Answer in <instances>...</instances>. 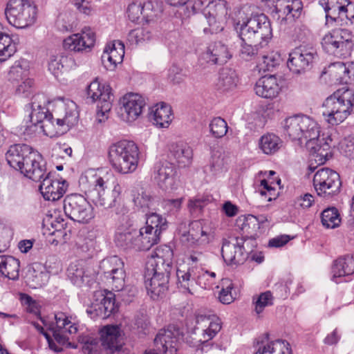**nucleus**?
<instances>
[{
    "label": "nucleus",
    "mask_w": 354,
    "mask_h": 354,
    "mask_svg": "<svg viewBox=\"0 0 354 354\" xmlns=\"http://www.w3.org/2000/svg\"><path fill=\"white\" fill-rule=\"evenodd\" d=\"M283 131L292 142L305 145L310 154L311 171L315 169L313 161L323 165L331 157L332 138L330 136L319 138L321 127L312 118L304 115L288 118L284 120Z\"/></svg>",
    "instance_id": "nucleus-1"
},
{
    "label": "nucleus",
    "mask_w": 354,
    "mask_h": 354,
    "mask_svg": "<svg viewBox=\"0 0 354 354\" xmlns=\"http://www.w3.org/2000/svg\"><path fill=\"white\" fill-rule=\"evenodd\" d=\"M79 186L95 205L104 208L114 206L122 192L114 175L99 169H88L82 172Z\"/></svg>",
    "instance_id": "nucleus-2"
},
{
    "label": "nucleus",
    "mask_w": 354,
    "mask_h": 354,
    "mask_svg": "<svg viewBox=\"0 0 354 354\" xmlns=\"http://www.w3.org/2000/svg\"><path fill=\"white\" fill-rule=\"evenodd\" d=\"M174 252L168 245H160L152 252L146 263L145 286L153 299L162 297L168 290Z\"/></svg>",
    "instance_id": "nucleus-3"
},
{
    "label": "nucleus",
    "mask_w": 354,
    "mask_h": 354,
    "mask_svg": "<svg viewBox=\"0 0 354 354\" xmlns=\"http://www.w3.org/2000/svg\"><path fill=\"white\" fill-rule=\"evenodd\" d=\"M51 113L39 126V129L50 138L59 136L77 123L79 113L76 104L63 97L49 102Z\"/></svg>",
    "instance_id": "nucleus-4"
},
{
    "label": "nucleus",
    "mask_w": 354,
    "mask_h": 354,
    "mask_svg": "<svg viewBox=\"0 0 354 354\" xmlns=\"http://www.w3.org/2000/svg\"><path fill=\"white\" fill-rule=\"evenodd\" d=\"M6 159L11 167L34 181H40L45 174L41 155L27 145L10 146L6 153Z\"/></svg>",
    "instance_id": "nucleus-5"
},
{
    "label": "nucleus",
    "mask_w": 354,
    "mask_h": 354,
    "mask_svg": "<svg viewBox=\"0 0 354 354\" xmlns=\"http://www.w3.org/2000/svg\"><path fill=\"white\" fill-rule=\"evenodd\" d=\"M139 148L127 140L112 144L109 148V161L114 171L121 174L134 172L139 162Z\"/></svg>",
    "instance_id": "nucleus-6"
},
{
    "label": "nucleus",
    "mask_w": 354,
    "mask_h": 354,
    "mask_svg": "<svg viewBox=\"0 0 354 354\" xmlns=\"http://www.w3.org/2000/svg\"><path fill=\"white\" fill-rule=\"evenodd\" d=\"M337 90L328 96L322 104V115L330 125L343 122L351 113L354 106V90Z\"/></svg>",
    "instance_id": "nucleus-7"
},
{
    "label": "nucleus",
    "mask_w": 354,
    "mask_h": 354,
    "mask_svg": "<svg viewBox=\"0 0 354 354\" xmlns=\"http://www.w3.org/2000/svg\"><path fill=\"white\" fill-rule=\"evenodd\" d=\"M236 26L241 40L252 42L259 41L261 44L268 45L272 37L270 21L264 14L239 21Z\"/></svg>",
    "instance_id": "nucleus-8"
},
{
    "label": "nucleus",
    "mask_w": 354,
    "mask_h": 354,
    "mask_svg": "<svg viewBox=\"0 0 354 354\" xmlns=\"http://www.w3.org/2000/svg\"><path fill=\"white\" fill-rule=\"evenodd\" d=\"M5 15L10 25L17 28H26L35 24L37 8L27 0H10Z\"/></svg>",
    "instance_id": "nucleus-9"
},
{
    "label": "nucleus",
    "mask_w": 354,
    "mask_h": 354,
    "mask_svg": "<svg viewBox=\"0 0 354 354\" xmlns=\"http://www.w3.org/2000/svg\"><path fill=\"white\" fill-rule=\"evenodd\" d=\"M124 266L123 261L118 256L104 259L99 266V272L104 276L114 291L122 292V296L127 291V287H125L126 272Z\"/></svg>",
    "instance_id": "nucleus-10"
},
{
    "label": "nucleus",
    "mask_w": 354,
    "mask_h": 354,
    "mask_svg": "<svg viewBox=\"0 0 354 354\" xmlns=\"http://www.w3.org/2000/svg\"><path fill=\"white\" fill-rule=\"evenodd\" d=\"M353 35L348 29L337 28L325 35L322 45L324 50L336 56L350 54L353 46Z\"/></svg>",
    "instance_id": "nucleus-11"
},
{
    "label": "nucleus",
    "mask_w": 354,
    "mask_h": 354,
    "mask_svg": "<svg viewBox=\"0 0 354 354\" xmlns=\"http://www.w3.org/2000/svg\"><path fill=\"white\" fill-rule=\"evenodd\" d=\"M64 210L69 218L80 223H88L95 216L92 205L84 196L78 194L65 197Z\"/></svg>",
    "instance_id": "nucleus-12"
},
{
    "label": "nucleus",
    "mask_w": 354,
    "mask_h": 354,
    "mask_svg": "<svg viewBox=\"0 0 354 354\" xmlns=\"http://www.w3.org/2000/svg\"><path fill=\"white\" fill-rule=\"evenodd\" d=\"M313 186L320 197L330 199L341 190L342 181L337 172L329 168H322L314 175Z\"/></svg>",
    "instance_id": "nucleus-13"
},
{
    "label": "nucleus",
    "mask_w": 354,
    "mask_h": 354,
    "mask_svg": "<svg viewBox=\"0 0 354 354\" xmlns=\"http://www.w3.org/2000/svg\"><path fill=\"white\" fill-rule=\"evenodd\" d=\"M147 103V98L136 92H128L120 99V118L127 122L132 123L142 114Z\"/></svg>",
    "instance_id": "nucleus-14"
},
{
    "label": "nucleus",
    "mask_w": 354,
    "mask_h": 354,
    "mask_svg": "<svg viewBox=\"0 0 354 354\" xmlns=\"http://www.w3.org/2000/svg\"><path fill=\"white\" fill-rule=\"evenodd\" d=\"M87 99L90 102L97 103L95 122H104L109 117L112 107L114 95L111 90H86Z\"/></svg>",
    "instance_id": "nucleus-15"
},
{
    "label": "nucleus",
    "mask_w": 354,
    "mask_h": 354,
    "mask_svg": "<svg viewBox=\"0 0 354 354\" xmlns=\"http://www.w3.org/2000/svg\"><path fill=\"white\" fill-rule=\"evenodd\" d=\"M202 12L209 26V32L216 33L223 30L221 23L227 14L225 0H212L209 1Z\"/></svg>",
    "instance_id": "nucleus-16"
},
{
    "label": "nucleus",
    "mask_w": 354,
    "mask_h": 354,
    "mask_svg": "<svg viewBox=\"0 0 354 354\" xmlns=\"http://www.w3.org/2000/svg\"><path fill=\"white\" fill-rule=\"evenodd\" d=\"M317 52L313 48L300 46L289 55L287 66L295 74H300L310 68Z\"/></svg>",
    "instance_id": "nucleus-17"
},
{
    "label": "nucleus",
    "mask_w": 354,
    "mask_h": 354,
    "mask_svg": "<svg viewBox=\"0 0 354 354\" xmlns=\"http://www.w3.org/2000/svg\"><path fill=\"white\" fill-rule=\"evenodd\" d=\"M156 350L150 349L145 354H177V328L175 326H169L167 329L160 330L154 339Z\"/></svg>",
    "instance_id": "nucleus-18"
},
{
    "label": "nucleus",
    "mask_w": 354,
    "mask_h": 354,
    "mask_svg": "<svg viewBox=\"0 0 354 354\" xmlns=\"http://www.w3.org/2000/svg\"><path fill=\"white\" fill-rule=\"evenodd\" d=\"M320 5L326 12V19L336 21V17L345 16L354 24V3L348 0H322Z\"/></svg>",
    "instance_id": "nucleus-19"
},
{
    "label": "nucleus",
    "mask_w": 354,
    "mask_h": 354,
    "mask_svg": "<svg viewBox=\"0 0 354 354\" xmlns=\"http://www.w3.org/2000/svg\"><path fill=\"white\" fill-rule=\"evenodd\" d=\"M95 42V32L89 27H85L81 32L66 37L63 41V46L70 51H89L94 46Z\"/></svg>",
    "instance_id": "nucleus-20"
},
{
    "label": "nucleus",
    "mask_w": 354,
    "mask_h": 354,
    "mask_svg": "<svg viewBox=\"0 0 354 354\" xmlns=\"http://www.w3.org/2000/svg\"><path fill=\"white\" fill-rule=\"evenodd\" d=\"M178 232L180 234V240L186 247H192L208 241V234L204 230L201 221H194L189 223L186 230L185 223H180Z\"/></svg>",
    "instance_id": "nucleus-21"
},
{
    "label": "nucleus",
    "mask_w": 354,
    "mask_h": 354,
    "mask_svg": "<svg viewBox=\"0 0 354 354\" xmlns=\"http://www.w3.org/2000/svg\"><path fill=\"white\" fill-rule=\"evenodd\" d=\"M138 230L133 227L127 216L120 218L114 236V242L118 247L136 250V239Z\"/></svg>",
    "instance_id": "nucleus-22"
},
{
    "label": "nucleus",
    "mask_w": 354,
    "mask_h": 354,
    "mask_svg": "<svg viewBox=\"0 0 354 354\" xmlns=\"http://www.w3.org/2000/svg\"><path fill=\"white\" fill-rule=\"evenodd\" d=\"M43 98L42 95L38 94L33 97L31 103V113L29 115V123L27 122L24 126V133L27 136H32L39 130V126L50 115L51 112L45 107V101L41 104L39 100Z\"/></svg>",
    "instance_id": "nucleus-23"
},
{
    "label": "nucleus",
    "mask_w": 354,
    "mask_h": 354,
    "mask_svg": "<svg viewBox=\"0 0 354 354\" xmlns=\"http://www.w3.org/2000/svg\"><path fill=\"white\" fill-rule=\"evenodd\" d=\"M328 74L331 81L339 84H354V62L344 63L342 62H334L328 65L322 73L324 75Z\"/></svg>",
    "instance_id": "nucleus-24"
},
{
    "label": "nucleus",
    "mask_w": 354,
    "mask_h": 354,
    "mask_svg": "<svg viewBox=\"0 0 354 354\" xmlns=\"http://www.w3.org/2000/svg\"><path fill=\"white\" fill-rule=\"evenodd\" d=\"M175 174V165L170 162H158L154 168L155 180L160 188L169 194H174L177 189Z\"/></svg>",
    "instance_id": "nucleus-25"
},
{
    "label": "nucleus",
    "mask_w": 354,
    "mask_h": 354,
    "mask_svg": "<svg viewBox=\"0 0 354 354\" xmlns=\"http://www.w3.org/2000/svg\"><path fill=\"white\" fill-rule=\"evenodd\" d=\"M68 277L71 282L82 286L86 283L91 286L95 279V271L83 261H77L70 264L67 270Z\"/></svg>",
    "instance_id": "nucleus-26"
},
{
    "label": "nucleus",
    "mask_w": 354,
    "mask_h": 354,
    "mask_svg": "<svg viewBox=\"0 0 354 354\" xmlns=\"http://www.w3.org/2000/svg\"><path fill=\"white\" fill-rule=\"evenodd\" d=\"M40 180L41 183L39 185V191L43 197L46 201H55L61 198L68 187V183L63 179H53L50 176V173L46 175Z\"/></svg>",
    "instance_id": "nucleus-27"
},
{
    "label": "nucleus",
    "mask_w": 354,
    "mask_h": 354,
    "mask_svg": "<svg viewBox=\"0 0 354 354\" xmlns=\"http://www.w3.org/2000/svg\"><path fill=\"white\" fill-rule=\"evenodd\" d=\"M158 10H155L153 3L149 0H133L127 9V15L133 22H138L140 19L146 21L153 20L157 15Z\"/></svg>",
    "instance_id": "nucleus-28"
},
{
    "label": "nucleus",
    "mask_w": 354,
    "mask_h": 354,
    "mask_svg": "<svg viewBox=\"0 0 354 354\" xmlns=\"http://www.w3.org/2000/svg\"><path fill=\"white\" fill-rule=\"evenodd\" d=\"M221 321L216 315H198L196 317L195 330L202 332L203 339L201 342L212 339L221 330Z\"/></svg>",
    "instance_id": "nucleus-29"
},
{
    "label": "nucleus",
    "mask_w": 354,
    "mask_h": 354,
    "mask_svg": "<svg viewBox=\"0 0 354 354\" xmlns=\"http://www.w3.org/2000/svg\"><path fill=\"white\" fill-rule=\"evenodd\" d=\"M243 239H236L235 243H223L221 253L224 261L230 264H241L247 259V253L243 248Z\"/></svg>",
    "instance_id": "nucleus-30"
},
{
    "label": "nucleus",
    "mask_w": 354,
    "mask_h": 354,
    "mask_svg": "<svg viewBox=\"0 0 354 354\" xmlns=\"http://www.w3.org/2000/svg\"><path fill=\"white\" fill-rule=\"evenodd\" d=\"M149 118L159 128H167L173 119L171 106L165 102L156 104L149 109Z\"/></svg>",
    "instance_id": "nucleus-31"
},
{
    "label": "nucleus",
    "mask_w": 354,
    "mask_h": 354,
    "mask_svg": "<svg viewBox=\"0 0 354 354\" xmlns=\"http://www.w3.org/2000/svg\"><path fill=\"white\" fill-rule=\"evenodd\" d=\"M101 345L111 351H118L123 342L121 330L119 326L107 325L100 331Z\"/></svg>",
    "instance_id": "nucleus-32"
},
{
    "label": "nucleus",
    "mask_w": 354,
    "mask_h": 354,
    "mask_svg": "<svg viewBox=\"0 0 354 354\" xmlns=\"http://www.w3.org/2000/svg\"><path fill=\"white\" fill-rule=\"evenodd\" d=\"M124 55V44L120 41H114L105 47L102 61L106 68L112 69L122 62Z\"/></svg>",
    "instance_id": "nucleus-33"
},
{
    "label": "nucleus",
    "mask_w": 354,
    "mask_h": 354,
    "mask_svg": "<svg viewBox=\"0 0 354 354\" xmlns=\"http://www.w3.org/2000/svg\"><path fill=\"white\" fill-rule=\"evenodd\" d=\"M203 59L213 64H223L231 58L227 47L220 41L211 44L203 55Z\"/></svg>",
    "instance_id": "nucleus-34"
},
{
    "label": "nucleus",
    "mask_w": 354,
    "mask_h": 354,
    "mask_svg": "<svg viewBox=\"0 0 354 354\" xmlns=\"http://www.w3.org/2000/svg\"><path fill=\"white\" fill-rule=\"evenodd\" d=\"M354 273V258L346 255L335 260L332 268V279L335 283H340L338 280L343 277L349 276Z\"/></svg>",
    "instance_id": "nucleus-35"
},
{
    "label": "nucleus",
    "mask_w": 354,
    "mask_h": 354,
    "mask_svg": "<svg viewBox=\"0 0 354 354\" xmlns=\"http://www.w3.org/2000/svg\"><path fill=\"white\" fill-rule=\"evenodd\" d=\"M160 234L152 228L142 227L138 230L136 239V250H148L160 241Z\"/></svg>",
    "instance_id": "nucleus-36"
},
{
    "label": "nucleus",
    "mask_w": 354,
    "mask_h": 354,
    "mask_svg": "<svg viewBox=\"0 0 354 354\" xmlns=\"http://www.w3.org/2000/svg\"><path fill=\"white\" fill-rule=\"evenodd\" d=\"M282 145V140L273 133L263 134L259 140V149L266 155L274 154L280 149Z\"/></svg>",
    "instance_id": "nucleus-37"
},
{
    "label": "nucleus",
    "mask_w": 354,
    "mask_h": 354,
    "mask_svg": "<svg viewBox=\"0 0 354 354\" xmlns=\"http://www.w3.org/2000/svg\"><path fill=\"white\" fill-rule=\"evenodd\" d=\"M203 0H178V15L183 23L202 9Z\"/></svg>",
    "instance_id": "nucleus-38"
},
{
    "label": "nucleus",
    "mask_w": 354,
    "mask_h": 354,
    "mask_svg": "<svg viewBox=\"0 0 354 354\" xmlns=\"http://www.w3.org/2000/svg\"><path fill=\"white\" fill-rule=\"evenodd\" d=\"M268 45H263L260 41H249L241 40V48L239 51V57L245 61L254 59L260 51L266 48Z\"/></svg>",
    "instance_id": "nucleus-39"
},
{
    "label": "nucleus",
    "mask_w": 354,
    "mask_h": 354,
    "mask_svg": "<svg viewBox=\"0 0 354 354\" xmlns=\"http://www.w3.org/2000/svg\"><path fill=\"white\" fill-rule=\"evenodd\" d=\"M229 156L222 150H213L209 160L210 171L213 174L222 172L229 164Z\"/></svg>",
    "instance_id": "nucleus-40"
},
{
    "label": "nucleus",
    "mask_w": 354,
    "mask_h": 354,
    "mask_svg": "<svg viewBox=\"0 0 354 354\" xmlns=\"http://www.w3.org/2000/svg\"><path fill=\"white\" fill-rule=\"evenodd\" d=\"M288 343L276 340L260 346L254 354H290Z\"/></svg>",
    "instance_id": "nucleus-41"
},
{
    "label": "nucleus",
    "mask_w": 354,
    "mask_h": 354,
    "mask_svg": "<svg viewBox=\"0 0 354 354\" xmlns=\"http://www.w3.org/2000/svg\"><path fill=\"white\" fill-rule=\"evenodd\" d=\"M16 51V44L12 38L2 31L0 24V62H4L10 57Z\"/></svg>",
    "instance_id": "nucleus-42"
},
{
    "label": "nucleus",
    "mask_w": 354,
    "mask_h": 354,
    "mask_svg": "<svg viewBox=\"0 0 354 354\" xmlns=\"http://www.w3.org/2000/svg\"><path fill=\"white\" fill-rule=\"evenodd\" d=\"M115 297L113 293L109 292L97 304L98 308L95 310L99 311V315L103 318H107L118 311V306L115 302Z\"/></svg>",
    "instance_id": "nucleus-43"
},
{
    "label": "nucleus",
    "mask_w": 354,
    "mask_h": 354,
    "mask_svg": "<svg viewBox=\"0 0 354 354\" xmlns=\"http://www.w3.org/2000/svg\"><path fill=\"white\" fill-rule=\"evenodd\" d=\"M255 86L257 88H274L275 86L282 88L286 86V80L281 76L266 75L257 81Z\"/></svg>",
    "instance_id": "nucleus-44"
},
{
    "label": "nucleus",
    "mask_w": 354,
    "mask_h": 354,
    "mask_svg": "<svg viewBox=\"0 0 354 354\" xmlns=\"http://www.w3.org/2000/svg\"><path fill=\"white\" fill-rule=\"evenodd\" d=\"M321 221L326 228H335L341 222L338 210L335 207L325 209L321 214Z\"/></svg>",
    "instance_id": "nucleus-45"
},
{
    "label": "nucleus",
    "mask_w": 354,
    "mask_h": 354,
    "mask_svg": "<svg viewBox=\"0 0 354 354\" xmlns=\"http://www.w3.org/2000/svg\"><path fill=\"white\" fill-rule=\"evenodd\" d=\"M195 279L192 277L190 270L180 271L178 270V291L183 294H193Z\"/></svg>",
    "instance_id": "nucleus-46"
},
{
    "label": "nucleus",
    "mask_w": 354,
    "mask_h": 354,
    "mask_svg": "<svg viewBox=\"0 0 354 354\" xmlns=\"http://www.w3.org/2000/svg\"><path fill=\"white\" fill-rule=\"evenodd\" d=\"M55 324H50L49 326H54L59 330H64L68 334H75L77 332V327L73 324L68 317L62 312H58L55 314Z\"/></svg>",
    "instance_id": "nucleus-47"
},
{
    "label": "nucleus",
    "mask_w": 354,
    "mask_h": 354,
    "mask_svg": "<svg viewBox=\"0 0 354 354\" xmlns=\"http://www.w3.org/2000/svg\"><path fill=\"white\" fill-rule=\"evenodd\" d=\"M46 274L34 268H29L25 275L27 285L32 288H37L45 283Z\"/></svg>",
    "instance_id": "nucleus-48"
},
{
    "label": "nucleus",
    "mask_w": 354,
    "mask_h": 354,
    "mask_svg": "<svg viewBox=\"0 0 354 354\" xmlns=\"http://www.w3.org/2000/svg\"><path fill=\"white\" fill-rule=\"evenodd\" d=\"M19 261L11 256H8L5 266L2 269L1 274L12 280L19 277Z\"/></svg>",
    "instance_id": "nucleus-49"
},
{
    "label": "nucleus",
    "mask_w": 354,
    "mask_h": 354,
    "mask_svg": "<svg viewBox=\"0 0 354 354\" xmlns=\"http://www.w3.org/2000/svg\"><path fill=\"white\" fill-rule=\"evenodd\" d=\"M237 225L241 228L243 233L251 234L259 229L257 226V220L256 216L249 214L246 216L239 217L236 221Z\"/></svg>",
    "instance_id": "nucleus-50"
},
{
    "label": "nucleus",
    "mask_w": 354,
    "mask_h": 354,
    "mask_svg": "<svg viewBox=\"0 0 354 354\" xmlns=\"http://www.w3.org/2000/svg\"><path fill=\"white\" fill-rule=\"evenodd\" d=\"M253 301L255 305L254 310L257 315H260L266 307L273 304V297L270 291H266L261 293L257 298L254 297Z\"/></svg>",
    "instance_id": "nucleus-51"
},
{
    "label": "nucleus",
    "mask_w": 354,
    "mask_h": 354,
    "mask_svg": "<svg viewBox=\"0 0 354 354\" xmlns=\"http://www.w3.org/2000/svg\"><path fill=\"white\" fill-rule=\"evenodd\" d=\"M227 124L220 117L214 118L209 124L211 133L217 138H223L227 132Z\"/></svg>",
    "instance_id": "nucleus-52"
},
{
    "label": "nucleus",
    "mask_w": 354,
    "mask_h": 354,
    "mask_svg": "<svg viewBox=\"0 0 354 354\" xmlns=\"http://www.w3.org/2000/svg\"><path fill=\"white\" fill-rule=\"evenodd\" d=\"M220 84L223 87L232 88L237 86L238 77L234 71L230 68H225L220 73Z\"/></svg>",
    "instance_id": "nucleus-53"
},
{
    "label": "nucleus",
    "mask_w": 354,
    "mask_h": 354,
    "mask_svg": "<svg viewBox=\"0 0 354 354\" xmlns=\"http://www.w3.org/2000/svg\"><path fill=\"white\" fill-rule=\"evenodd\" d=\"M259 192L261 196L265 197L268 201L275 200L279 196V192L273 186V182L268 183L265 179L261 180Z\"/></svg>",
    "instance_id": "nucleus-54"
},
{
    "label": "nucleus",
    "mask_w": 354,
    "mask_h": 354,
    "mask_svg": "<svg viewBox=\"0 0 354 354\" xmlns=\"http://www.w3.org/2000/svg\"><path fill=\"white\" fill-rule=\"evenodd\" d=\"M221 290L219 293V300L225 304H229L234 300L231 290L233 288V283L229 279H223L221 281Z\"/></svg>",
    "instance_id": "nucleus-55"
},
{
    "label": "nucleus",
    "mask_w": 354,
    "mask_h": 354,
    "mask_svg": "<svg viewBox=\"0 0 354 354\" xmlns=\"http://www.w3.org/2000/svg\"><path fill=\"white\" fill-rule=\"evenodd\" d=\"M66 57L61 55H52L48 62V71L57 78L62 74Z\"/></svg>",
    "instance_id": "nucleus-56"
},
{
    "label": "nucleus",
    "mask_w": 354,
    "mask_h": 354,
    "mask_svg": "<svg viewBox=\"0 0 354 354\" xmlns=\"http://www.w3.org/2000/svg\"><path fill=\"white\" fill-rule=\"evenodd\" d=\"M145 227H151L153 231L160 234L162 231L165 230V220L160 215L153 213L147 218Z\"/></svg>",
    "instance_id": "nucleus-57"
},
{
    "label": "nucleus",
    "mask_w": 354,
    "mask_h": 354,
    "mask_svg": "<svg viewBox=\"0 0 354 354\" xmlns=\"http://www.w3.org/2000/svg\"><path fill=\"white\" fill-rule=\"evenodd\" d=\"M281 62V55L277 52H271L263 57V62L261 64V68L264 71H272L280 64Z\"/></svg>",
    "instance_id": "nucleus-58"
},
{
    "label": "nucleus",
    "mask_w": 354,
    "mask_h": 354,
    "mask_svg": "<svg viewBox=\"0 0 354 354\" xmlns=\"http://www.w3.org/2000/svg\"><path fill=\"white\" fill-rule=\"evenodd\" d=\"M178 153V167H185L191 165L193 152L191 147L187 144H182Z\"/></svg>",
    "instance_id": "nucleus-59"
},
{
    "label": "nucleus",
    "mask_w": 354,
    "mask_h": 354,
    "mask_svg": "<svg viewBox=\"0 0 354 354\" xmlns=\"http://www.w3.org/2000/svg\"><path fill=\"white\" fill-rule=\"evenodd\" d=\"M16 75L17 77H20V80L15 79V81L17 82V86L19 88H31L34 86V80L29 77L26 74L22 75L21 71H11L10 73V77Z\"/></svg>",
    "instance_id": "nucleus-60"
},
{
    "label": "nucleus",
    "mask_w": 354,
    "mask_h": 354,
    "mask_svg": "<svg viewBox=\"0 0 354 354\" xmlns=\"http://www.w3.org/2000/svg\"><path fill=\"white\" fill-rule=\"evenodd\" d=\"M209 201V199L207 196H201L190 199L188 203L189 212L192 214L201 212Z\"/></svg>",
    "instance_id": "nucleus-61"
},
{
    "label": "nucleus",
    "mask_w": 354,
    "mask_h": 354,
    "mask_svg": "<svg viewBox=\"0 0 354 354\" xmlns=\"http://www.w3.org/2000/svg\"><path fill=\"white\" fill-rule=\"evenodd\" d=\"M216 273L214 272L204 271L198 277V281L200 286L207 289L211 288L215 283Z\"/></svg>",
    "instance_id": "nucleus-62"
},
{
    "label": "nucleus",
    "mask_w": 354,
    "mask_h": 354,
    "mask_svg": "<svg viewBox=\"0 0 354 354\" xmlns=\"http://www.w3.org/2000/svg\"><path fill=\"white\" fill-rule=\"evenodd\" d=\"M154 199L151 196L146 192H142L138 196L134 198V203L137 206L142 208H149L153 205Z\"/></svg>",
    "instance_id": "nucleus-63"
},
{
    "label": "nucleus",
    "mask_w": 354,
    "mask_h": 354,
    "mask_svg": "<svg viewBox=\"0 0 354 354\" xmlns=\"http://www.w3.org/2000/svg\"><path fill=\"white\" fill-rule=\"evenodd\" d=\"M72 2L80 12L86 15H91L93 14V8L88 1L72 0Z\"/></svg>",
    "instance_id": "nucleus-64"
}]
</instances>
